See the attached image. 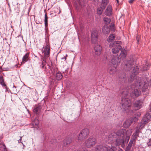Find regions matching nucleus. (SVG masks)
<instances>
[{"label":"nucleus","instance_id":"45","mask_svg":"<svg viewBox=\"0 0 151 151\" xmlns=\"http://www.w3.org/2000/svg\"><path fill=\"white\" fill-rule=\"evenodd\" d=\"M147 145L149 147L151 146V139H149V142L147 143Z\"/></svg>","mask_w":151,"mask_h":151},{"label":"nucleus","instance_id":"40","mask_svg":"<svg viewBox=\"0 0 151 151\" xmlns=\"http://www.w3.org/2000/svg\"><path fill=\"white\" fill-rule=\"evenodd\" d=\"M78 1L79 4V5L81 6H83L84 5V1L83 0H77Z\"/></svg>","mask_w":151,"mask_h":151},{"label":"nucleus","instance_id":"44","mask_svg":"<svg viewBox=\"0 0 151 151\" xmlns=\"http://www.w3.org/2000/svg\"><path fill=\"white\" fill-rule=\"evenodd\" d=\"M68 55L67 54L65 56H64L61 58V59L62 60H64L65 61L67 59V57Z\"/></svg>","mask_w":151,"mask_h":151},{"label":"nucleus","instance_id":"12","mask_svg":"<svg viewBox=\"0 0 151 151\" xmlns=\"http://www.w3.org/2000/svg\"><path fill=\"white\" fill-rule=\"evenodd\" d=\"M73 138L70 136H67L64 140L63 144V147H67L73 141Z\"/></svg>","mask_w":151,"mask_h":151},{"label":"nucleus","instance_id":"27","mask_svg":"<svg viewBox=\"0 0 151 151\" xmlns=\"http://www.w3.org/2000/svg\"><path fill=\"white\" fill-rule=\"evenodd\" d=\"M0 149L2 151H7L6 146L3 142L0 143Z\"/></svg>","mask_w":151,"mask_h":151},{"label":"nucleus","instance_id":"31","mask_svg":"<svg viewBox=\"0 0 151 151\" xmlns=\"http://www.w3.org/2000/svg\"><path fill=\"white\" fill-rule=\"evenodd\" d=\"M32 123L34 126H37L39 124L40 122L39 120L36 118L32 122Z\"/></svg>","mask_w":151,"mask_h":151},{"label":"nucleus","instance_id":"3","mask_svg":"<svg viewBox=\"0 0 151 151\" xmlns=\"http://www.w3.org/2000/svg\"><path fill=\"white\" fill-rule=\"evenodd\" d=\"M108 140L110 141H113L115 145L119 146L121 144L124 145V139L123 138L118 137L115 134V132L111 133L108 136Z\"/></svg>","mask_w":151,"mask_h":151},{"label":"nucleus","instance_id":"26","mask_svg":"<svg viewBox=\"0 0 151 151\" xmlns=\"http://www.w3.org/2000/svg\"><path fill=\"white\" fill-rule=\"evenodd\" d=\"M127 55V52L126 50L124 49L121 50V53L120 55V57L122 58H125Z\"/></svg>","mask_w":151,"mask_h":151},{"label":"nucleus","instance_id":"55","mask_svg":"<svg viewBox=\"0 0 151 151\" xmlns=\"http://www.w3.org/2000/svg\"><path fill=\"white\" fill-rule=\"evenodd\" d=\"M37 23V24H41V23H40V22H39V23Z\"/></svg>","mask_w":151,"mask_h":151},{"label":"nucleus","instance_id":"48","mask_svg":"<svg viewBox=\"0 0 151 151\" xmlns=\"http://www.w3.org/2000/svg\"><path fill=\"white\" fill-rule=\"evenodd\" d=\"M22 136H21V137H20V139L18 140V142L19 143L20 142H20L21 140H22Z\"/></svg>","mask_w":151,"mask_h":151},{"label":"nucleus","instance_id":"1","mask_svg":"<svg viewBox=\"0 0 151 151\" xmlns=\"http://www.w3.org/2000/svg\"><path fill=\"white\" fill-rule=\"evenodd\" d=\"M124 66V69L126 71H130L133 74L131 75V79H129L130 82L134 81L133 86L141 90L142 92H145L148 88V84L142 78L139 77L134 78L135 75L139 72V69L137 66L134 65V62L132 60L126 61Z\"/></svg>","mask_w":151,"mask_h":151},{"label":"nucleus","instance_id":"59","mask_svg":"<svg viewBox=\"0 0 151 151\" xmlns=\"http://www.w3.org/2000/svg\"><path fill=\"white\" fill-rule=\"evenodd\" d=\"M29 89H31V88H29Z\"/></svg>","mask_w":151,"mask_h":151},{"label":"nucleus","instance_id":"38","mask_svg":"<svg viewBox=\"0 0 151 151\" xmlns=\"http://www.w3.org/2000/svg\"><path fill=\"white\" fill-rule=\"evenodd\" d=\"M104 9H103L101 8V7H100V8H98L97 9V13L99 15H101L102 13V12L103 10Z\"/></svg>","mask_w":151,"mask_h":151},{"label":"nucleus","instance_id":"6","mask_svg":"<svg viewBox=\"0 0 151 151\" xmlns=\"http://www.w3.org/2000/svg\"><path fill=\"white\" fill-rule=\"evenodd\" d=\"M119 41L114 42L112 43H110L109 45L110 47H114L112 49V52L114 54H116L121 49L122 47L119 44Z\"/></svg>","mask_w":151,"mask_h":151},{"label":"nucleus","instance_id":"5","mask_svg":"<svg viewBox=\"0 0 151 151\" xmlns=\"http://www.w3.org/2000/svg\"><path fill=\"white\" fill-rule=\"evenodd\" d=\"M116 148L114 146L110 147L108 146H103L99 145L96 146L95 151H116Z\"/></svg>","mask_w":151,"mask_h":151},{"label":"nucleus","instance_id":"54","mask_svg":"<svg viewBox=\"0 0 151 151\" xmlns=\"http://www.w3.org/2000/svg\"><path fill=\"white\" fill-rule=\"evenodd\" d=\"M9 10H10V11H11V9L10 8V6H9Z\"/></svg>","mask_w":151,"mask_h":151},{"label":"nucleus","instance_id":"50","mask_svg":"<svg viewBox=\"0 0 151 151\" xmlns=\"http://www.w3.org/2000/svg\"><path fill=\"white\" fill-rule=\"evenodd\" d=\"M118 151H123V150L121 148H120L118 150Z\"/></svg>","mask_w":151,"mask_h":151},{"label":"nucleus","instance_id":"37","mask_svg":"<svg viewBox=\"0 0 151 151\" xmlns=\"http://www.w3.org/2000/svg\"><path fill=\"white\" fill-rule=\"evenodd\" d=\"M141 115V114L139 112H137L135 114V118H134V119H135V120H134V122L135 121H137L138 120V119L136 117L138 118L140 117Z\"/></svg>","mask_w":151,"mask_h":151},{"label":"nucleus","instance_id":"17","mask_svg":"<svg viewBox=\"0 0 151 151\" xmlns=\"http://www.w3.org/2000/svg\"><path fill=\"white\" fill-rule=\"evenodd\" d=\"M134 119L129 118L123 124V127L125 128H127L129 127L132 122Z\"/></svg>","mask_w":151,"mask_h":151},{"label":"nucleus","instance_id":"18","mask_svg":"<svg viewBox=\"0 0 151 151\" xmlns=\"http://www.w3.org/2000/svg\"><path fill=\"white\" fill-rule=\"evenodd\" d=\"M151 118V115L149 113H147L144 116L142 121L143 122L146 124L149 122Z\"/></svg>","mask_w":151,"mask_h":151},{"label":"nucleus","instance_id":"28","mask_svg":"<svg viewBox=\"0 0 151 151\" xmlns=\"http://www.w3.org/2000/svg\"><path fill=\"white\" fill-rule=\"evenodd\" d=\"M55 76L56 79L58 80H60L63 77V75L60 72L57 73Z\"/></svg>","mask_w":151,"mask_h":151},{"label":"nucleus","instance_id":"21","mask_svg":"<svg viewBox=\"0 0 151 151\" xmlns=\"http://www.w3.org/2000/svg\"><path fill=\"white\" fill-rule=\"evenodd\" d=\"M116 68L117 67H114L113 66L112 67L111 66L109 68L110 74L112 75L114 74L116 71Z\"/></svg>","mask_w":151,"mask_h":151},{"label":"nucleus","instance_id":"15","mask_svg":"<svg viewBox=\"0 0 151 151\" xmlns=\"http://www.w3.org/2000/svg\"><path fill=\"white\" fill-rule=\"evenodd\" d=\"M141 94V91H139L137 89H134L130 93V96L131 97L133 98H136L138 97Z\"/></svg>","mask_w":151,"mask_h":151},{"label":"nucleus","instance_id":"53","mask_svg":"<svg viewBox=\"0 0 151 151\" xmlns=\"http://www.w3.org/2000/svg\"><path fill=\"white\" fill-rule=\"evenodd\" d=\"M116 0V1H117V3L118 4L119 3V1L118 0Z\"/></svg>","mask_w":151,"mask_h":151},{"label":"nucleus","instance_id":"29","mask_svg":"<svg viewBox=\"0 0 151 151\" xmlns=\"http://www.w3.org/2000/svg\"><path fill=\"white\" fill-rule=\"evenodd\" d=\"M145 124H146L145 123V122H143L142 121L140 123H138L137 127V128H138L139 129H141L143 128L145 126Z\"/></svg>","mask_w":151,"mask_h":151},{"label":"nucleus","instance_id":"36","mask_svg":"<svg viewBox=\"0 0 151 151\" xmlns=\"http://www.w3.org/2000/svg\"><path fill=\"white\" fill-rule=\"evenodd\" d=\"M73 151H88V150L85 148L80 147L79 149Z\"/></svg>","mask_w":151,"mask_h":151},{"label":"nucleus","instance_id":"30","mask_svg":"<svg viewBox=\"0 0 151 151\" xmlns=\"http://www.w3.org/2000/svg\"><path fill=\"white\" fill-rule=\"evenodd\" d=\"M150 66V65L149 63L148 62H146L145 66H143L142 68V70L143 71H145L149 69Z\"/></svg>","mask_w":151,"mask_h":151},{"label":"nucleus","instance_id":"41","mask_svg":"<svg viewBox=\"0 0 151 151\" xmlns=\"http://www.w3.org/2000/svg\"><path fill=\"white\" fill-rule=\"evenodd\" d=\"M133 144V140H131L130 141V142H129V143L128 144V145L132 147V145Z\"/></svg>","mask_w":151,"mask_h":151},{"label":"nucleus","instance_id":"24","mask_svg":"<svg viewBox=\"0 0 151 151\" xmlns=\"http://www.w3.org/2000/svg\"><path fill=\"white\" fill-rule=\"evenodd\" d=\"M115 38V36L114 34H110L107 39V41L109 42H112Z\"/></svg>","mask_w":151,"mask_h":151},{"label":"nucleus","instance_id":"4","mask_svg":"<svg viewBox=\"0 0 151 151\" xmlns=\"http://www.w3.org/2000/svg\"><path fill=\"white\" fill-rule=\"evenodd\" d=\"M126 133V139H127L128 142L129 139V136L131 134L132 132L131 130H127V131L124 129L118 130L115 134L118 137H120L124 138L125 134Z\"/></svg>","mask_w":151,"mask_h":151},{"label":"nucleus","instance_id":"16","mask_svg":"<svg viewBox=\"0 0 151 151\" xmlns=\"http://www.w3.org/2000/svg\"><path fill=\"white\" fill-rule=\"evenodd\" d=\"M29 54V52H27L23 56L22 58V62H21L22 64H25L26 62L29 61L30 59Z\"/></svg>","mask_w":151,"mask_h":151},{"label":"nucleus","instance_id":"42","mask_svg":"<svg viewBox=\"0 0 151 151\" xmlns=\"http://www.w3.org/2000/svg\"><path fill=\"white\" fill-rule=\"evenodd\" d=\"M138 136H138V134H134V136L132 138V140L133 141L136 140L137 138V137Z\"/></svg>","mask_w":151,"mask_h":151},{"label":"nucleus","instance_id":"35","mask_svg":"<svg viewBox=\"0 0 151 151\" xmlns=\"http://www.w3.org/2000/svg\"><path fill=\"white\" fill-rule=\"evenodd\" d=\"M47 19H48V17H47V15L46 14H45V20H44L45 25V28H46L47 26V24H48V23H47V22H48Z\"/></svg>","mask_w":151,"mask_h":151},{"label":"nucleus","instance_id":"58","mask_svg":"<svg viewBox=\"0 0 151 151\" xmlns=\"http://www.w3.org/2000/svg\"><path fill=\"white\" fill-rule=\"evenodd\" d=\"M14 87L16 88V87L15 86H14Z\"/></svg>","mask_w":151,"mask_h":151},{"label":"nucleus","instance_id":"25","mask_svg":"<svg viewBox=\"0 0 151 151\" xmlns=\"http://www.w3.org/2000/svg\"><path fill=\"white\" fill-rule=\"evenodd\" d=\"M108 2L107 0H102L101 6V8L103 9H104Z\"/></svg>","mask_w":151,"mask_h":151},{"label":"nucleus","instance_id":"8","mask_svg":"<svg viewBox=\"0 0 151 151\" xmlns=\"http://www.w3.org/2000/svg\"><path fill=\"white\" fill-rule=\"evenodd\" d=\"M96 143V140L93 137H90L85 140L83 145L86 147L90 148L93 147Z\"/></svg>","mask_w":151,"mask_h":151},{"label":"nucleus","instance_id":"2","mask_svg":"<svg viewBox=\"0 0 151 151\" xmlns=\"http://www.w3.org/2000/svg\"><path fill=\"white\" fill-rule=\"evenodd\" d=\"M129 89L127 88L123 89L122 93L123 96L122 98L121 104L122 108L125 111L129 109L131 105V100L127 98V96L129 93Z\"/></svg>","mask_w":151,"mask_h":151},{"label":"nucleus","instance_id":"46","mask_svg":"<svg viewBox=\"0 0 151 151\" xmlns=\"http://www.w3.org/2000/svg\"><path fill=\"white\" fill-rule=\"evenodd\" d=\"M139 129L138 128H137L136 127V134H139Z\"/></svg>","mask_w":151,"mask_h":151},{"label":"nucleus","instance_id":"10","mask_svg":"<svg viewBox=\"0 0 151 151\" xmlns=\"http://www.w3.org/2000/svg\"><path fill=\"white\" fill-rule=\"evenodd\" d=\"M120 61L121 58L118 56H113L110 65L111 66L117 67L118 65L120 64Z\"/></svg>","mask_w":151,"mask_h":151},{"label":"nucleus","instance_id":"32","mask_svg":"<svg viewBox=\"0 0 151 151\" xmlns=\"http://www.w3.org/2000/svg\"><path fill=\"white\" fill-rule=\"evenodd\" d=\"M103 20L106 24H108L110 23L111 22V20L109 18L104 17V18Z\"/></svg>","mask_w":151,"mask_h":151},{"label":"nucleus","instance_id":"9","mask_svg":"<svg viewBox=\"0 0 151 151\" xmlns=\"http://www.w3.org/2000/svg\"><path fill=\"white\" fill-rule=\"evenodd\" d=\"M50 46L48 42H47L45 45L43 47L42 50V52L44 54L43 58L46 59L50 55Z\"/></svg>","mask_w":151,"mask_h":151},{"label":"nucleus","instance_id":"20","mask_svg":"<svg viewBox=\"0 0 151 151\" xmlns=\"http://www.w3.org/2000/svg\"><path fill=\"white\" fill-rule=\"evenodd\" d=\"M102 50L101 46L100 45H98L95 46L94 47L95 53L96 55L99 56L101 53Z\"/></svg>","mask_w":151,"mask_h":151},{"label":"nucleus","instance_id":"51","mask_svg":"<svg viewBox=\"0 0 151 151\" xmlns=\"http://www.w3.org/2000/svg\"><path fill=\"white\" fill-rule=\"evenodd\" d=\"M137 42H139V38L137 37Z\"/></svg>","mask_w":151,"mask_h":151},{"label":"nucleus","instance_id":"52","mask_svg":"<svg viewBox=\"0 0 151 151\" xmlns=\"http://www.w3.org/2000/svg\"><path fill=\"white\" fill-rule=\"evenodd\" d=\"M61 12V11L60 10V9L59 8V13H60Z\"/></svg>","mask_w":151,"mask_h":151},{"label":"nucleus","instance_id":"22","mask_svg":"<svg viewBox=\"0 0 151 151\" xmlns=\"http://www.w3.org/2000/svg\"><path fill=\"white\" fill-rule=\"evenodd\" d=\"M41 106L38 105L36 106L34 109L33 110V111L35 114H38L40 112L42 109Z\"/></svg>","mask_w":151,"mask_h":151},{"label":"nucleus","instance_id":"56","mask_svg":"<svg viewBox=\"0 0 151 151\" xmlns=\"http://www.w3.org/2000/svg\"><path fill=\"white\" fill-rule=\"evenodd\" d=\"M44 69H45V70H46V67H45V68Z\"/></svg>","mask_w":151,"mask_h":151},{"label":"nucleus","instance_id":"57","mask_svg":"<svg viewBox=\"0 0 151 151\" xmlns=\"http://www.w3.org/2000/svg\"><path fill=\"white\" fill-rule=\"evenodd\" d=\"M122 147H123L122 146Z\"/></svg>","mask_w":151,"mask_h":151},{"label":"nucleus","instance_id":"47","mask_svg":"<svg viewBox=\"0 0 151 151\" xmlns=\"http://www.w3.org/2000/svg\"><path fill=\"white\" fill-rule=\"evenodd\" d=\"M134 0H129V3L132 4L133 2L134 1Z\"/></svg>","mask_w":151,"mask_h":151},{"label":"nucleus","instance_id":"49","mask_svg":"<svg viewBox=\"0 0 151 151\" xmlns=\"http://www.w3.org/2000/svg\"><path fill=\"white\" fill-rule=\"evenodd\" d=\"M16 9L17 10V11H18V12H17V13H18V12H19V10H18V9H18V7H17V8H15V9Z\"/></svg>","mask_w":151,"mask_h":151},{"label":"nucleus","instance_id":"34","mask_svg":"<svg viewBox=\"0 0 151 151\" xmlns=\"http://www.w3.org/2000/svg\"><path fill=\"white\" fill-rule=\"evenodd\" d=\"M0 84L4 86H6V85L4 83V79L3 77L1 76H0Z\"/></svg>","mask_w":151,"mask_h":151},{"label":"nucleus","instance_id":"33","mask_svg":"<svg viewBox=\"0 0 151 151\" xmlns=\"http://www.w3.org/2000/svg\"><path fill=\"white\" fill-rule=\"evenodd\" d=\"M42 63L40 65V67L44 69L45 65V63L46 62V59H44V58H42Z\"/></svg>","mask_w":151,"mask_h":151},{"label":"nucleus","instance_id":"23","mask_svg":"<svg viewBox=\"0 0 151 151\" xmlns=\"http://www.w3.org/2000/svg\"><path fill=\"white\" fill-rule=\"evenodd\" d=\"M102 32L104 34H108L110 32L109 27L107 26H104L102 28Z\"/></svg>","mask_w":151,"mask_h":151},{"label":"nucleus","instance_id":"11","mask_svg":"<svg viewBox=\"0 0 151 151\" xmlns=\"http://www.w3.org/2000/svg\"><path fill=\"white\" fill-rule=\"evenodd\" d=\"M143 104V99H137L134 101L133 105L134 107L137 108V110H138L142 108Z\"/></svg>","mask_w":151,"mask_h":151},{"label":"nucleus","instance_id":"7","mask_svg":"<svg viewBox=\"0 0 151 151\" xmlns=\"http://www.w3.org/2000/svg\"><path fill=\"white\" fill-rule=\"evenodd\" d=\"M89 133V131L87 129L82 130L80 133L78 137V141H82L88 137Z\"/></svg>","mask_w":151,"mask_h":151},{"label":"nucleus","instance_id":"19","mask_svg":"<svg viewBox=\"0 0 151 151\" xmlns=\"http://www.w3.org/2000/svg\"><path fill=\"white\" fill-rule=\"evenodd\" d=\"M112 7L110 5H108L105 12V14L108 16H110L112 15Z\"/></svg>","mask_w":151,"mask_h":151},{"label":"nucleus","instance_id":"43","mask_svg":"<svg viewBox=\"0 0 151 151\" xmlns=\"http://www.w3.org/2000/svg\"><path fill=\"white\" fill-rule=\"evenodd\" d=\"M131 147L127 146L125 151H130Z\"/></svg>","mask_w":151,"mask_h":151},{"label":"nucleus","instance_id":"14","mask_svg":"<svg viewBox=\"0 0 151 151\" xmlns=\"http://www.w3.org/2000/svg\"><path fill=\"white\" fill-rule=\"evenodd\" d=\"M127 78L126 74L124 73H122L119 74V81L120 82L125 83L127 81Z\"/></svg>","mask_w":151,"mask_h":151},{"label":"nucleus","instance_id":"13","mask_svg":"<svg viewBox=\"0 0 151 151\" xmlns=\"http://www.w3.org/2000/svg\"><path fill=\"white\" fill-rule=\"evenodd\" d=\"M98 39V31L96 29H93L91 33V39L93 43H95Z\"/></svg>","mask_w":151,"mask_h":151},{"label":"nucleus","instance_id":"39","mask_svg":"<svg viewBox=\"0 0 151 151\" xmlns=\"http://www.w3.org/2000/svg\"><path fill=\"white\" fill-rule=\"evenodd\" d=\"M114 24L111 23V25L110 26V28H109V30L110 29L111 30L114 32L115 31V29L114 27Z\"/></svg>","mask_w":151,"mask_h":151}]
</instances>
